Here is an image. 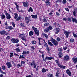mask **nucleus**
I'll return each instance as SVG.
<instances>
[{
    "label": "nucleus",
    "mask_w": 77,
    "mask_h": 77,
    "mask_svg": "<svg viewBox=\"0 0 77 77\" xmlns=\"http://www.w3.org/2000/svg\"><path fill=\"white\" fill-rule=\"evenodd\" d=\"M0 34L2 35H8V33L5 30H2L0 31Z\"/></svg>",
    "instance_id": "nucleus-4"
},
{
    "label": "nucleus",
    "mask_w": 77,
    "mask_h": 77,
    "mask_svg": "<svg viewBox=\"0 0 77 77\" xmlns=\"http://www.w3.org/2000/svg\"><path fill=\"white\" fill-rule=\"evenodd\" d=\"M56 15L57 16H59L60 15V14L58 12H56Z\"/></svg>",
    "instance_id": "nucleus-54"
},
{
    "label": "nucleus",
    "mask_w": 77,
    "mask_h": 77,
    "mask_svg": "<svg viewBox=\"0 0 77 77\" xmlns=\"http://www.w3.org/2000/svg\"><path fill=\"white\" fill-rule=\"evenodd\" d=\"M65 10L66 11H67V12H69V9L68 8H65Z\"/></svg>",
    "instance_id": "nucleus-59"
},
{
    "label": "nucleus",
    "mask_w": 77,
    "mask_h": 77,
    "mask_svg": "<svg viewBox=\"0 0 77 77\" xmlns=\"http://www.w3.org/2000/svg\"><path fill=\"white\" fill-rule=\"evenodd\" d=\"M44 54H42V57L44 61H46V60H51L52 59H53L54 58L53 57H49L46 56L45 59H44Z\"/></svg>",
    "instance_id": "nucleus-1"
},
{
    "label": "nucleus",
    "mask_w": 77,
    "mask_h": 77,
    "mask_svg": "<svg viewBox=\"0 0 77 77\" xmlns=\"http://www.w3.org/2000/svg\"><path fill=\"white\" fill-rule=\"evenodd\" d=\"M17 68H20V67H21V65L19 64L17 65Z\"/></svg>",
    "instance_id": "nucleus-55"
},
{
    "label": "nucleus",
    "mask_w": 77,
    "mask_h": 77,
    "mask_svg": "<svg viewBox=\"0 0 77 77\" xmlns=\"http://www.w3.org/2000/svg\"><path fill=\"white\" fill-rule=\"evenodd\" d=\"M43 21H45V22L46 21H47V20H46V19H45V17H44V18L43 19Z\"/></svg>",
    "instance_id": "nucleus-60"
},
{
    "label": "nucleus",
    "mask_w": 77,
    "mask_h": 77,
    "mask_svg": "<svg viewBox=\"0 0 77 77\" xmlns=\"http://www.w3.org/2000/svg\"><path fill=\"white\" fill-rule=\"evenodd\" d=\"M14 56H20V55L17 54L16 53H14Z\"/></svg>",
    "instance_id": "nucleus-62"
},
{
    "label": "nucleus",
    "mask_w": 77,
    "mask_h": 77,
    "mask_svg": "<svg viewBox=\"0 0 77 77\" xmlns=\"http://www.w3.org/2000/svg\"><path fill=\"white\" fill-rule=\"evenodd\" d=\"M70 42H74V39L71 38L70 40Z\"/></svg>",
    "instance_id": "nucleus-38"
},
{
    "label": "nucleus",
    "mask_w": 77,
    "mask_h": 77,
    "mask_svg": "<svg viewBox=\"0 0 77 77\" xmlns=\"http://www.w3.org/2000/svg\"><path fill=\"white\" fill-rule=\"evenodd\" d=\"M19 36L20 38L23 41H26V38H25V36L23 34H20L19 35Z\"/></svg>",
    "instance_id": "nucleus-5"
},
{
    "label": "nucleus",
    "mask_w": 77,
    "mask_h": 77,
    "mask_svg": "<svg viewBox=\"0 0 77 77\" xmlns=\"http://www.w3.org/2000/svg\"><path fill=\"white\" fill-rule=\"evenodd\" d=\"M6 15V18L8 20H10L11 18V15L10 14H8Z\"/></svg>",
    "instance_id": "nucleus-18"
},
{
    "label": "nucleus",
    "mask_w": 77,
    "mask_h": 77,
    "mask_svg": "<svg viewBox=\"0 0 77 77\" xmlns=\"http://www.w3.org/2000/svg\"><path fill=\"white\" fill-rule=\"evenodd\" d=\"M58 64V66L60 67V68L61 69H65L66 68V66H64L63 65H61L59 64Z\"/></svg>",
    "instance_id": "nucleus-12"
},
{
    "label": "nucleus",
    "mask_w": 77,
    "mask_h": 77,
    "mask_svg": "<svg viewBox=\"0 0 77 77\" xmlns=\"http://www.w3.org/2000/svg\"><path fill=\"white\" fill-rule=\"evenodd\" d=\"M30 65L31 66H33L34 68H36V66L37 65V64L35 62V61L34 60H32V63H31Z\"/></svg>",
    "instance_id": "nucleus-6"
},
{
    "label": "nucleus",
    "mask_w": 77,
    "mask_h": 77,
    "mask_svg": "<svg viewBox=\"0 0 77 77\" xmlns=\"http://www.w3.org/2000/svg\"><path fill=\"white\" fill-rule=\"evenodd\" d=\"M23 4L24 7H25V8H27V7H28L29 4L28 2H23Z\"/></svg>",
    "instance_id": "nucleus-8"
},
{
    "label": "nucleus",
    "mask_w": 77,
    "mask_h": 77,
    "mask_svg": "<svg viewBox=\"0 0 77 77\" xmlns=\"http://www.w3.org/2000/svg\"><path fill=\"white\" fill-rule=\"evenodd\" d=\"M25 20L26 21H28L29 20H30L29 19V18L28 17H26L25 18Z\"/></svg>",
    "instance_id": "nucleus-46"
},
{
    "label": "nucleus",
    "mask_w": 77,
    "mask_h": 77,
    "mask_svg": "<svg viewBox=\"0 0 77 77\" xmlns=\"http://www.w3.org/2000/svg\"><path fill=\"white\" fill-rule=\"evenodd\" d=\"M45 3H46V6H50L51 5V3L50 2L49 0H47L45 1Z\"/></svg>",
    "instance_id": "nucleus-13"
},
{
    "label": "nucleus",
    "mask_w": 77,
    "mask_h": 77,
    "mask_svg": "<svg viewBox=\"0 0 77 77\" xmlns=\"http://www.w3.org/2000/svg\"><path fill=\"white\" fill-rule=\"evenodd\" d=\"M44 46H45V47H48V45H47V43L45 42V44H44Z\"/></svg>",
    "instance_id": "nucleus-45"
},
{
    "label": "nucleus",
    "mask_w": 77,
    "mask_h": 77,
    "mask_svg": "<svg viewBox=\"0 0 77 77\" xmlns=\"http://www.w3.org/2000/svg\"><path fill=\"white\" fill-rule=\"evenodd\" d=\"M12 24L14 27H15V23L14 22L12 23Z\"/></svg>",
    "instance_id": "nucleus-61"
},
{
    "label": "nucleus",
    "mask_w": 77,
    "mask_h": 77,
    "mask_svg": "<svg viewBox=\"0 0 77 77\" xmlns=\"http://www.w3.org/2000/svg\"><path fill=\"white\" fill-rule=\"evenodd\" d=\"M44 31L45 33H47L49 31V30H48V28H46L44 30Z\"/></svg>",
    "instance_id": "nucleus-29"
},
{
    "label": "nucleus",
    "mask_w": 77,
    "mask_h": 77,
    "mask_svg": "<svg viewBox=\"0 0 77 77\" xmlns=\"http://www.w3.org/2000/svg\"><path fill=\"white\" fill-rule=\"evenodd\" d=\"M64 34L66 35V38H68V37H69V33H71V32H68L66 31H64Z\"/></svg>",
    "instance_id": "nucleus-7"
},
{
    "label": "nucleus",
    "mask_w": 77,
    "mask_h": 77,
    "mask_svg": "<svg viewBox=\"0 0 77 77\" xmlns=\"http://www.w3.org/2000/svg\"><path fill=\"white\" fill-rule=\"evenodd\" d=\"M72 23H74V22H75V23L76 24H77V19L75 18H72Z\"/></svg>",
    "instance_id": "nucleus-22"
},
{
    "label": "nucleus",
    "mask_w": 77,
    "mask_h": 77,
    "mask_svg": "<svg viewBox=\"0 0 77 77\" xmlns=\"http://www.w3.org/2000/svg\"><path fill=\"white\" fill-rule=\"evenodd\" d=\"M71 18H69V17L67 18V20L69 22H71Z\"/></svg>",
    "instance_id": "nucleus-40"
},
{
    "label": "nucleus",
    "mask_w": 77,
    "mask_h": 77,
    "mask_svg": "<svg viewBox=\"0 0 77 77\" xmlns=\"http://www.w3.org/2000/svg\"><path fill=\"white\" fill-rule=\"evenodd\" d=\"M33 35V32L32 31H31L29 32V36H32Z\"/></svg>",
    "instance_id": "nucleus-25"
},
{
    "label": "nucleus",
    "mask_w": 77,
    "mask_h": 77,
    "mask_svg": "<svg viewBox=\"0 0 77 77\" xmlns=\"http://www.w3.org/2000/svg\"><path fill=\"white\" fill-rule=\"evenodd\" d=\"M66 73L68 74L69 76H71V72L69 70V69H68L66 71Z\"/></svg>",
    "instance_id": "nucleus-17"
},
{
    "label": "nucleus",
    "mask_w": 77,
    "mask_h": 77,
    "mask_svg": "<svg viewBox=\"0 0 77 77\" xmlns=\"http://www.w3.org/2000/svg\"><path fill=\"white\" fill-rule=\"evenodd\" d=\"M32 44H33L34 45L35 44H36V42L35 41H32Z\"/></svg>",
    "instance_id": "nucleus-34"
},
{
    "label": "nucleus",
    "mask_w": 77,
    "mask_h": 77,
    "mask_svg": "<svg viewBox=\"0 0 77 77\" xmlns=\"http://www.w3.org/2000/svg\"><path fill=\"white\" fill-rule=\"evenodd\" d=\"M34 32L35 35H37V36H39V30L36 29L34 31Z\"/></svg>",
    "instance_id": "nucleus-10"
},
{
    "label": "nucleus",
    "mask_w": 77,
    "mask_h": 77,
    "mask_svg": "<svg viewBox=\"0 0 77 77\" xmlns=\"http://www.w3.org/2000/svg\"><path fill=\"white\" fill-rule=\"evenodd\" d=\"M48 29L49 30H50L52 29V27L51 26H49L48 28Z\"/></svg>",
    "instance_id": "nucleus-35"
},
{
    "label": "nucleus",
    "mask_w": 77,
    "mask_h": 77,
    "mask_svg": "<svg viewBox=\"0 0 77 77\" xmlns=\"http://www.w3.org/2000/svg\"><path fill=\"white\" fill-rule=\"evenodd\" d=\"M56 70H57V72H59L60 71V69L58 68H56Z\"/></svg>",
    "instance_id": "nucleus-50"
},
{
    "label": "nucleus",
    "mask_w": 77,
    "mask_h": 77,
    "mask_svg": "<svg viewBox=\"0 0 77 77\" xmlns=\"http://www.w3.org/2000/svg\"><path fill=\"white\" fill-rule=\"evenodd\" d=\"M11 55H10V57H12L14 56V53H10Z\"/></svg>",
    "instance_id": "nucleus-42"
},
{
    "label": "nucleus",
    "mask_w": 77,
    "mask_h": 77,
    "mask_svg": "<svg viewBox=\"0 0 77 77\" xmlns=\"http://www.w3.org/2000/svg\"><path fill=\"white\" fill-rule=\"evenodd\" d=\"M21 64H23V65H24V64L25 63V62H24V61H22L21 62Z\"/></svg>",
    "instance_id": "nucleus-64"
},
{
    "label": "nucleus",
    "mask_w": 77,
    "mask_h": 77,
    "mask_svg": "<svg viewBox=\"0 0 77 77\" xmlns=\"http://www.w3.org/2000/svg\"><path fill=\"white\" fill-rule=\"evenodd\" d=\"M56 31L55 32V33L56 34H58V33H59V29L58 28H56L55 29Z\"/></svg>",
    "instance_id": "nucleus-19"
},
{
    "label": "nucleus",
    "mask_w": 77,
    "mask_h": 77,
    "mask_svg": "<svg viewBox=\"0 0 77 77\" xmlns=\"http://www.w3.org/2000/svg\"><path fill=\"white\" fill-rule=\"evenodd\" d=\"M30 11H31V12H33V9L32 8V7H30L29 10H28L29 12H30Z\"/></svg>",
    "instance_id": "nucleus-28"
},
{
    "label": "nucleus",
    "mask_w": 77,
    "mask_h": 77,
    "mask_svg": "<svg viewBox=\"0 0 77 77\" xmlns=\"http://www.w3.org/2000/svg\"><path fill=\"white\" fill-rule=\"evenodd\" d=\"M20 18H21V16H19L18 18H17V19L16 20L17 21H19V20H20Z\"/></svg>",
    "instance_id": "nucleus-37"
},
{
    "label": "nucleus",
    "mask_w": 77,
    "mask_h": 77,
    "mask_svg": "<svg viewBox=\"0 0 77 77\" xmlns=\"http://www.w3.org/2000/svg\"><path fill=\"white\" fill-rule=\"evenodd\" d=\"M15 50L17 52H20V51L19 48H17L16 49H15Z\"/></svg>",
    "instance_id": "nucleus-32"
},
{
    "label": "nucleus",
    "mask_w": 77,
    "mask_h": 77,
    "mask_svg": "<svg viewBox=\"0 0 77 77\" xmlns=\"http://www.w3.org/2000/svg\"><path fill=\"white\" fill-rule=\"evenodd\" d=\"M63 21H65L66 22V21H67V19L66 17L64 18L63 19Z\"/></svg>",
    "instance_id": "nucleus-41"
},
{
    "label": "nucleus",
    "mask_w": 77,
    "mask_h": 77,
    "mask_svg": "<svg viewBox=\"0 0 77 77\" xmlns=\"http://www.w3.org/2000/svg\"><path fill=\"white\" fill-rule=\"evenodd\" d=\"M19 8V6L18 5H16V8L17 9V10L18 11V9Z\"/></svg>",
    "instance_id": "nucleus-63"
},
{
    "label": "nucleus",
    "mask_w": 77,
    "mask_h": 77,
    "mask_svg": "<svg viewBox=\"0 0 77 77\" xmlns=\"http://www.w3.org/2000/svg\"><path fill=\"white\" fill-rule=\"evenodd\" d=\"M43 36H45L46 39H48V35H47V34L45 33H43L42 34Z\"/></svg>",
    "instance_id": "nucleus-23"
},
{
    "label": "nucleus",
    "mask_w": 77,
    "mask_h": 77,
    "mask_svg": "<svg viewBox=\"0 0 77 77\" xmlns=\"http://www.w3.org/2000/svg\"><path fill=\"white\" fill-rule=\"evenodd\" d=\"M47 76L48 77H53V74H49L47 75Z\"/></svg>",
    "instance_id": "nucleus-27"
},
{
    "label": "nucleus",
    "mask_w": 77,
    "mask_h": 77,
    "mask_svg": "<svg viewBox=\"0 0 77 77\" xmlns=\"http://www.w3.org/2000/svg\"><path fill=\"white\" fill-rule=\"evenodd\" d=\"M58 72H57L56 73V77H58V76H59V73H58Z\"/></svg>",
    "instance_id": "nucleus-52"
},
{
    "label": "nucleus",
    "mask_w": 77,
    "mask_h": 77,
    "mask_svg": "<svg viewBox=\"0 0 77 77\" xmlns=\"http://www.w3.org/2000/svg\"><path fill=\"white\" fill-rule=\"evenodd\" d=\"M50 41H51L52 43H53L54 45L56 46L57 45V42L55 40V39H53V38H51V40Z\"/></svg>",
    "instance_id": "nucleus-3"
},
{
    "label": "nucleus",
    "mask_w": 77,
    "mask_h": 77,
    "mask_svg": "<svg viewBox=\"0 0 77 77\" xmlns=\"http://www.w3.org/2000/svg\"><path fill=\"white\" fill-rule=\"evenodd\" d=\"M62 3H63V5L66 4V0H63Z\"/></svg>",
    "instance_id": "nucleus-36"
},
{
    "label": "nucleus",
    "mask_w": 77,
    "mask_h": 77,
    "mask_svg": "<svg viewBox=\"0 0 77 77\" xmlns=\"http://www.w3.org/2000/svg\"><path fill=\"white\" fill-rule=\"evenodd\" d=\"M21 58H24V57L22 56L21 55H20V56L19 59H21Z\"/></svg>",
    "instance_id": "nucleus-53"
},
{
    "label": "nucleus",
    "mask_w": 77,
    "mask_h": 77,
    "mask_svg": "<svg viewBox=\"0 0 77 77\" xmlns=\"http://www.w3.org/2000/svg\"><path fill=\"white\" fill-rule=\"evenodd\" d=\"M62 1V0H57L56 3H57V2H60V3H61Z\"/></svg>",
    "instance_id": "nucleus-47"
},
{
    "label": "nucleus",
    "mask_w": 77,
    "mask_h": 77,
    "mask_svg": "<svg viewBox=\"0 0 77 77\" xmlns=\"http://www.w3.org/2000/svg\"><path fill=\"white\" fill-rule=\"evenodd\" d=\"M6 64L8 68H11V67H12V64L11 63L7 62Z\"/></svg>",
    "instance_id": "nucleus-11"
},
{
    "label": "nucleus",
    "mask_w": 77,
    "mask_h": 77,
    "mask_svg": "<svg viewBox=\"0 0 77 77\" xmlns=\"http://www.w3.org/2000/svg\"><path fill=\"white\" fill-rule=\"evenodd\" d=\"M1 16L2 20H4V19L5 18V16L4 15L3 13L2 14V15Z\"/></svg>",
    "instance_id": "nucleus-24"
},
{
    "label": "nucleus",
    "mask_w": 77,
    "mask_h": 77,
    "mask_svg": "<svg viewBox=\"0 0 77 77\" xmlns=\"http://www.w3.org/2000/svg\"><path fill=\"white\" fill-rule=\"evenodd\" d=\"M31 17H32V18H34L35 19H36L38 18L37 15H31Z\"/></svg>",
    "instance_id": "nucleus-21"
},
{
    "label": "nucleus",
    "mask_w": 77,
    "mask_h": 77,
    "mask_svg": "<svg viewBox=\"0 0 77 77\" xmlns=\"http://www.w3.org/2000/svg\"><path fill=\"white\" fill-rule=\"evenodd\" d=\"M73 36L75 37V38H77V35H76L75 34H73Z\"/></svg>",
    "instance_id": "nucleus-57"
},
{
    "label": "nucleus",
    "mask_w": 77,
    "mask_h": 77,
    "mask_svg": "<svg viewBox=\"0 0 77 77\" xmlns=\"http://www.w3.org/2000/svg\"><path fill=\"white\" fill-rule=\"evenodd\" d=\"M77 14V12L76 11H75L73 12V15L75 16H76V15L75 14Z\"/></svg>",
    "instance_id": "nucleus-33"
},
{
    "label": "nucleus",
    "mask_w": 77,
    "mask_h": 77,
    "mask_svg": "<svg viewBox=\"0 0 77 77\" xmlns=\"http://www.w3.org/2000/svg\"><path fill=\"white\" fill-rule=\"evenodd\" d=\"M14 15H15L14 18H15V19H17V18L18 17V14H17V13H15Z\"/></svg>",
    "instance_id": "nucleus-26"
},
{
    "label": "nucleus",
    "mask_w": 77,
    "mask_h": 77,
    "mask_svg": "<svg viewBox=\"0 0 77 77\" xmlns=\"http://www.w3.org/2000/svg\"><path fill=\"white\" fill-rule=\"evenodd\" d=\"M58 50L59 51L61 52L62 51V48H59Z\"/></svg>",
    "instance_id": "nucleus-48"
},
{
    "label": "nucleus",
    "mask_w": 77,
    "mask_h": 77,
    "mask_svg": "<svg viewBox=\"0 0 77 77\" xmlns=\"http://www.w3.org/2000/svg\"><path fill=\"white\" fill-rule=\"evenodd\" d=\"M63 59L64 60H65V61H68V60H69V56H68V55H66L64 57Z\"/></svg>",
    "instance_id": "nucleus-9"
},
{
    "label": "nucleus",
    "mask_w": 77,
    "mask_h": 77,
    "mask_svg": "<svg viewBox=\"0 0 77 77\" xmlns=\"http://www.w3.org/2000/svg\"><path fill=\"white\" fill-rule=\"evenodd\" d=\"M72 60L74 63H76L77 62V58H72Z\"/></svg>",
    "instance_id": "nucleus-16"
},
{
    "label": "nucleus",
    "mask_w": 77,
    "mask_h": 77,
    "mask_svg": "<svg viewBox=\"0 0 77 77\" xmlns=\"http://www.w3.org/2000/svg\"><path fill=\"white\" fill-rule=\"evenodd\" d=\"M57 39L58 41H60V38L59 37L57 38Z\"/></svg>",
    "instance_id": "nucleus-58"
},
{
    "label": "nucleus",
    "mask_w": 77,
    "mask_h": 77,
    "mask_svg": "<svg viewBox=\"0 0 77 77\" xmlns=\"http://www.w3.org/2000/svg\"><path fill=\"white\" fill-rule=\"evenodd\" d=\"M48 71V69H45L44 68H43L42 70V72H45Z\"/></svg>",
    "instance_id": "nucleus-20"
},
{
    "label": "nucleus",
    "mask_w": 77,
    "mask_h": 77,
    "mask_svg": "<svg viewBox=\"0 0 77 77\" xmlns=\"http://www.w3.org/2000/svg\"><path fill=\"white\" fill-rule=\"evenodd\" d=\"M5 15H7L8 14V13L7 12V11H6V10H5L4 11Z\"/></svg>",
    "instance_id": "nucleus-56"
},
{
    "label": "nucleus",
    "mask_w": 77,
    "mask_h": 77,
    "mask_svg": "<svg viewBox=\"0 0 77 77\" xmlns=\"http://www.w3.org/2000/svg\"><path fill=\"white\" fill-rule=\"evenodd\" d=\"M12 42L14 44H16L19 42L20 40L18 39H15L14 38H12L11 39Z\"/></svg>",
    "instance_id": "nucleus-2"
},
{
    "label": "nucleus",
    "mask_w": 77,
    "mask_h": 77,
    "mask_svg": "<svg viewBox=\"0 0 77 77\" xmlns=\"http://www.w3.org/2000/svg\"><path fill=\"white\" fill-rule=\"evenodd\" d=\"M48 44L49 45H50V46H53V44L51 42H49V41L48 42Z\"/></svg>",
    "instance_id": "nucleus-30"
},
{
    "label": "nucleus",
    "mask_w": 77,
    "mask_h": 77,
    "mask_svg": "<svg viewBox=\"0 0 77 77\" xmlns=\"http://www.w3.org/2000/svg\"><path fill=\"white\" fill-rule=\"evenodd\" d=\"M58 55L59 56V58H61L62 57V56L63 55V54L61 52H59V54H58Z\"/></svg>",
    "instance_id": "nucleus-15"
},
{
    "label": "nucleus",
    "mask_w": 77,
    "mask_h": 77,
    "mask_svg": "<svg viewBox=\"0 0 77 77\" xmlns=\"http://www.w3.org/2000/svg\"><path fill=\"white\" fill-rule=\"evenodd\" d=\"M6 28L7 29H9L10 30H11L14 29V28H13L12 26H7V27H6Z\"/></svg>",
    "instance_id": "nucleus-14"
},
{
    "label": "nucleus",
    "mask_w": 77,
    "mask_h": 77,
    "mask_svg": "<svg viewBox=\"0 0 77 77\" xmlns=\"http://www.w3.org/2000/svg\"><path fill=\"white\" fill-rule=\"evenodd\" d=\"M30 47H31V49H32L31 50L32 51H33V50L34 49H35V48H34V47L32 46H31Z\"/></svg>",
    "instance_id": "nucleus-49"
},
{
    "label": "nucleus",
    "mask_w": 77,
    "mask_h": 77,
    "mask_svg": "<svg viewBox=\"0 0 77 77\" xmlns=\"http://www.w3.org/2000/svg\"><path fill=\"white\" fill-rule=\"evenodd\" d=\"M32 29L33 30H34V31H35V30L36 29H37V28H35V26H32Z\"/></svg>",
    "instance_id": "nucleus-44"
},
{
    "label": "nucleus",
    "mask_w": 77,
    "mask_h": 77,
    "mask_svg": "<svg viewBox=\"0 0 77 77\" xmlns=\"http://www.w3.org/2000/svg\"><path fill=\"white\" fill-rule=\"evenodd\" d=\"M1 73V74H5V75H6V73H5V72H4L2 70L1 72H0Z\"/></svg>",
    "instance_id": "nucleus-51"
},
{
    "label": "nucleus",
    "mask_w": 77,
    "mask_h": 77,
    "mask_svg": "<svg viewBox=\"0 0 77 77\" xmlns=\"http://www.w3.org/2000/svg\"><path fill=\"white\" fill-rule=\"evenodd\" d=\"M2 68L3 70H5L6 69V67L5 66H3L2 67Z\"/></svg>",
    "instance_id": "nucleus-39"
},
{
    "label": "nucleus",
    "mask_w": 77,
    "mask_h": 77,
    "mask_svg": "<svg viewBox=\"0 0 77 77\" xmlns=\"http://www.w3.org/2000/svg\"><path fill=\"white\" fill-rule=\"evenodd\" d=\"M46 49L47 50V51L48 52L50 51V48H49V47H48V46L46 47Z\"/></svg>",
    "instance_id": "nucleus-43"
},
{
    "label": "nucleus",
    "mask_w": 77,
    "mask_h": 77,
    "mask_svg": "<svg viewBox=\"0 0 77 77\" xmlns=\"http://www.w3.org/2000/svg\"><path fill=\"white\" fill-rule=\"evenodd\" d=\"M38 39L39 41V45H41V43H40V40H42V39L41 38H38Z\"/></svg>",
    "instance_id": "nucleus-31"
}]
</instances>
